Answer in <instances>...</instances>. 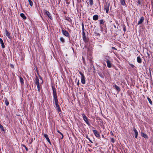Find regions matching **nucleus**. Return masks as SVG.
I'll list each match as a JSON object with an SVG mask.
<instances>
[{"instance_id": "1", "label": "nucleus", "mask_w": 153, "mask_h": 153, "mask_svg": "<svg viewBox=\"0 0 153 153\" xmlns=\"http://www.w3.org/2000/svg\"><path fill=\"white\" fill-rule=\"evenodd\" d=\"M52 89L53 91V99L55 102V108L59 107V105L58 104V100L57 99V94L56 93V90L55 87L53 86H52Z\"/></svg>"}, {"instance_id": "2", "label": "nucleus", "mask_w": 153, "mask_h": 153, "mask_svg": "<svg viewBox=\"0 0 153 153\" xmlns=\"http://www.w3.org/2000/svg\"><path fill=\"white\" fill-rule=\"evenodd\" d=\"M79 73L81 76V82L82 84H84L85 83V76L81 71H79Z\"/></svg>"}, {"instance_id": "3", "label": "nucleus", "mask_w": 153, "mask_h": 153, "mask_svg": "<svg viewBox=\"0 0 153 153\" xmlns=\"http://www.w3.org/2000/svg\"><path fill=\"white\" fill-rule=\"evenodd\" d=\"M83 119L84 120L85 122L88 125H90V124L89 123L88 119L84 114L83 113L82 114Z\"/></svg>"}, {"instance_id": "4", "label": "nucleus", "mask_w": 153, "mask_h": 153, "mask_svg": "<svg viewBox=\"0 0 153 153\" xmlns=\"http://www.w3.org/2000/svg\"><path fill=\"white\" fill-rule=\"evenodd\" d=\"M110 5V3L107 2L105 3V4L104 6V9L105 10L106 12L107 13H108Z\"/></svg>"}, {"instance_id": "5", "label": "nucleus", "mask_w": 153, "mask_h": 153, "mask_svg": "<svg viewBox=\"0 0 153 153\" xmlns=\"http://www.w3.org/2000/svg\"><path fill=\"white\" fill-rule=\"evenodd\" d=\"M43 13L45 15H46L51 19H52L51 15L49 11L46 10H44L43 11Z\"/></svg>"}, {"instance_id": "6", "label": "nucleus", "mask_w": 153, "mask_h": 153, "mask_svg": "<svg viewBox=\"0 0 153 153\" xmlns=\"http://www.w3.org/2000/svg\"><path fill=\"white\" fill-rule=\"evenodd\" d=\"M104 60L106 61H108L111 60V57L108 56L107 54H105L103 56Z\"/></svg>"}, {"instance_id": "7", "label": "nucleus", "mask_w": 153, "mask_h": 153, "mask_svg": "<svg viewBox=\"0 0 153 153\" xmlns=\"http://www.w3.org/2000/svg\"><path fill=\"white\" fill-rule=\"evenodd\" d=\"M62 33L63 35L67 37L69 36V33L68 32L66 31L65 30L62 29Z\"/></svg>"}, {"instance_id": "8", "label": "nucleus", "mask_w": 153, "mask_h": 153, "mask_svg": "<svg viewBox=\"0 0 153 153\" xmlns=\"http://www.w3.org/2000/svg\"><path fill=\"white\" fill-rule=\"evenodd\" d=\"M92 131L94 134L97 137H100V134L98 132V131L97 130L93 129L92 130Z\"/></svg>"}, {"instance_id": "9", "label": "nucleus", "mask_w": 153, "mask_h": 153, "mask_svg": "<svg viewBox=\"0 0 153 153\" xmlns=\"http://www.w3.org/2000/svg\"><path fill=\"white\" fill-rule=\"evenodd\" d=\"M107 66L108 68H111L112 66V64L111 63V60L106 61Z\"/></svg>"}, {"instance_id": "10", "label": "nucleus", "mask_w": 153, "mask_h": 153, "mask_svg": "<svg viewBox=\"0 0 153 153\" xmlns=\"http://www.w3.org/2000/svg\"><path fill=\"white\" fill-rule=\"evenodd\" d=\"M46 138L48 142L50 143L51 144L50 140L48 137V135L46 134H45L43 135Z\"/></svg>"}, {"instance_id": "11", "label": "nucleus", "mask_w": 153, "mask_h": 153, "mask_svg": "<svg viewBox=\"0 0 153 153\" xmlns=\"http://www.w3.org/2000/svg\"><path fill=\"white\" fill-rule=\"evenodd\" d=\"M144 17L143 16L141 17V18L140 19V21L138 22L137 24L138 25H140V24H142L143 23V21H144Z\"/></svg>"}, {"instance_id": "12", "label": "nucleus", "mask_w": 153, "mask_h": 153, "mask_svg": "<svg viewBox=\"0 0 153 153\" xmlns=\"http://www.w3.org/2000/svg\"><path fill=\"white\" fill-rule=\"evenodd\" d=\"M0 43L1 44L2 48H5V45L4 44L3 41L2 39L0 38Z\"/></svg>"}, {"instance_id": "13", "label": "nucleus", "mask_w": 153, "mask_h": 153, "mask_svg": "<svg viewBox=\"0 0 153 153\" xmlns=\"http://www.w3.org/2000/svg\"><path fill=\"white\" fill-rule=\"evenodd\" d=\"M141 135L145 139H148V137L147 135L145 134L143 132L141 133Z\"/></svg>"}, {"instance_id": "14", "label": "nucleus", "mask_w": 153, "mask_h": 153, "mask_svg": "<svg viewBox=\"0 0 153 153\" xmlns=\"http://www.w3.org/2000/svg\"><path fill=\"white\" fill-rule=\"evenodd\" d=\"M99 16L97 15H95L93 16V19L94 20H97L98 19Z\"/></svg>"}, {"instance_id": "15", "label": "nucleus", "mask_w": 153, "mask_h": 153, "mask_svg": "<svg viewBox=\"0 0 153 153\" xmlns=\"http://www.w3.org/2000/svg\"><path fill=\"white\" fill-rule=\"evenodd\" d=\"M134 131V132L135 134V138H137V137L138 136V132L136 129L134 128L133 129Z\"/></svg>"}, {"instance_id": "16", "label": "nucleus", "mask_w": 153, "mask_h": 153, "mask_svg": "<svg viewBox=\"0 0 153 153\" xmlns=\"http://www.w3.org/2000/svg\"><path fill=\"white\" fill-rule=\"evenodd\" d=\"M35 84L36 85H39V80L38 78L36 77L35 79Z\"/></svg>"}, {"instance_id": "17", "label": "nucleus", "mask_w": 153, "mask_h": 153, "mask_svg": "<svg viewBox=\"0 0 153 153\" xmlns=\"http://www.w3.org/2000/svg\"><path fill=\"white\" fill-rule=\"evenodd\" d=\"M114 87L118 91H120V88L119 87L117 86L116 85H115Z\"/></svg>"}, {"instance_id": "18", "label": "nucleus", "mask_w": 153, "mask_h": 153, "mask_svg": "<svg viewBox=\"0 0 153 153\" xmlns=\"http://www.w3.org/2000/svg\"><path fill=\"white\" fill-rule=\"evenodd\" d=\"M5 34L6 36H7L8 38H10V33L7 30H5Z\"/></svg>"}, {"instance_id": "19", "label": "nucleus", "mask_w": 153, "mask_h": 153, "mask_svg": "<svg viewBox=\"0 0 153 153\" xmlns=\"http://www.w3.org/2000/svg\"><path fill=\"white\" fill-rule=\"evenodd\" d=\"M137 61L138 63H141L142 62V59L140 56L137 57Z\"/></svg>"}, {"instance_id": "20", "label": "nucleus", "mask_w": 153, "mask_h": 153, "mask_svg": "<svg viewBox=\"0 0 153 153\" xmlns=\"http://www.w3.org/2000/svg\"><path fill=\"white\" fill-rule=\"evenodd\" d=\"M19 79H20V82L21 83V84L22 85H23L24 84V81L23 79L21 77H19Z\"/></svg>"}, {"instance_id": "21", "label": "nucleus", "mask_w": 153, "mask_h": 153, "mask_svg": "<svg viewBox=\"0 0 153 153\" xmlns=\"http://www.w3.org/2000/svg\"><path fill=\"white\" fill-rule=\"evenodd\" d=\"M120 4L121 5L123 6L126 5V3L125 0H120Z\"/></svg>"}, {"instance_id": "22", "label": "nucleus", "mask_w": 153, "mask_h": 153, "mask_svg": "<svg viewBox=\"0 0 153 153\" xmlns=\"http://www.w3.org/2000/svg\"><path fill=\"white\" fill-rule=\"evenodd\" d=\"M20 16L24 19H25L27 18L26 16H25V14L24 13H21L20 14Z\"/></svg>"}, {"instance_id": "23", "label": "nucleus", "mask_w": 153, "mask_h": 153, "mask_svg": "<svg viewBox=\"0 0 153 153\" xmlns=\"http://www.w3.org/2000/svg\"><path fill=\"white\" fill-rule=\"evenodd\" d=\"M4 102L5 105L7 106L9 104V102L7 99H6Z\"/></svg>"}, {"instance_id": "24", "label": "nucleus", "mask_w": 153, "mask_h": 153, "mask_svg": "<svg viewBox=\"0 0 153 153\" xmlns=\"http://www.w3.org/2000/svg\"><path fill=\"white\" fill-rule=\"evenodd\" d=\"M90 5L91 6L93 4V0H89Z\"/></svg>"}, {"instance_id": "25", "label": "nucleus", "mask_w": 153, "mask_h": 153, "mask_svg": "<svg viewBox=\"0 0 153 153\" xmlns=\"http://www.w3.org/2000/svg\"><path fill=\"white\" fill-rule=\"evenodd\" d=\"M60 41L62 42V43H64L65 42V40L64 38L62 37H61L60 38Z\"/></svg>"}, {"instance_id": "26", "label": "nucleus", "mask_w": 153, "mask_h": 153, "mask_svg": "<svg viewBox=\"0 0 153 153\" xmlns=\"http://www.w3.org/2000/svg\"><path fill=\"white\" fill-rule=\"evenodd\" d=\"M28 1L29 2L30 5L32 7L33 5V2L31 0H28Z\"/></svg>"}, {"instance_id": "27", "label": "nucleus", "mask_w": 153, "mask_h": 153, "mask_svg": "<svg viewBox=\"0 0 153 153\" xmlns=\"http://www.w3.org/2000/svg\"><path fill=\"white\" fill-rule=\"evenodd\" d=\"M147 99H148L149 102L150 104L151 105H152V102L151 101V100L149 97H148L147 98Z\"/></svg>"}, {"instance_id": "28", "label": "nucleus", "mask_w": 153, "mask_h": 153, "mask_svg": "<svg viewBox=\"0 0 153 153\" xmlns=\"http://www.w3.org/2000/svg\"><path fill=\"white\" fill-rule=\"evenodd\" d=\"M56 109L57 110V111L58 112V113H59L60 112H61V110L59 107H58V108H56Z\"/></svg>"}, {"instance_id": "29", "label": "nucleus", "mask_w": 153, "mask_h": 153, "mask_svg": "<svg viewBox=\"0 0 153 153\" xmlns=\"http://www.w3.org/2000/svg\"><path fill=\"white\" fill-rule=\"evenodd\" d=\"M123 30L124 32H125L126 31V26L125 25H123Z\"/></svg>"}, {"instance_id": "30", "label": "nucleus", "mask_w": 153, "mask_h": 153, "mask_svg": "<svg viewBox=\"0 0 153 153\" xmlns=\"http://www.w3.org/2000/svg\"><path fill=\"white\" fill-rule=\"evenodd\" d=\"M83 39L84 42H87V41L86 40V36H83L82 37Z\"/></svg>"}, {"instance_id": "31", "label": "nucleus", "mask_w": 153, "mask_h": 153, "mask_svg": "<svg viewBox=\"0 0 153 153\" xmlns=\"http://www.w3.org/2000/svg\"><path fill=\"white\" fill-rule=\"evenodd\" d=\"M94 34L96 36H100V34L99 33H97V32H94Z\"/></svg>"}, {"instance_id": "32", "label": "nucleus", "mask_w": 153, "mask_h": 153, "mask_svg": "<svg viewBox=\"0 0 153 153\" xmlns=\"http://www.w3.org/2000/svg\"><path fill=\"white\" fill-rule=\"evenodd\" d=\"M104 23V21L103 19H101L100 21V24H103Z\"/></svg>"}, {"instance_id": "33", "label": "nucleus", "mask_w": 153, "mask_h": 153, "mask_svg": "<svg viewBox=\"0 0 153 153\" xmlns=\"http://www.w3.org/2000/svg\"><path fill=\"white\" fill-rule=\"evenodd\" d=\"M66 19L70 22H72L71 19L69 17H68L67 18H66Z\"/></svg>"}, {"instance_id": "34", "label": "nucleus", "mask_w": 153, "mask_h": 153, "mask_svg": "<svg viewBox=\"0 0 153 153\" xmlns=\"http://www.w3.org/2000/svg\"><path fill=\"white\" fill-rule=\"evenodd\" d=\"M38 91H39V92L40 91V88L39 86V85H37Z\"/></svg>"}, {"instance_id": "35", "label": "nucleus", "mask_w": 153, "mask_h": 153, "mask_svg": "<svg viewBox=\"0 0 153 153\" xmlns=\"http://www.w3.org/2000/svg\"><path fill=\"white\" fill-rule=\"evenodd\" d=\"M0 128L1 130H2L3 131H4V128L2 126H1V124H0Z\"/></svg>"}, {"instance_id": "36", "label": "nucleus", "mask_w": 153, "mask_h": 153, "mask_svg": "<svg viewBox=\"0 0 153 153\" xmlns=\"http://www.w3.org/2000/svg\"><path fill=\"white\" fill-rule=\"evenodd\" d=\"M58 132L62 135V137L61 138V139H62L63 137V135L59 131H58Z\"/></svg>"}, {"instance_id": "37", "label": "nucleus", "mask_w": 153, "mask_h": 153, "mask_svg": "<svg viewBox=\"0 0 153 153\" xmlns=\"http://www.w3.org/2000/svg\"><path fill=\"white\" fill-rule=\"evenodd\" d=\"M23 147H24V148H25V149L26 150V151H28V148L27 147L25 146V145H23Z\"/></svg>"}, {"instance_id": "38", "label": "nucleus", "mask_w": 153, "mask_h": 153, "mask_svg": "<svg viewBox=\"0 0 153 153\" xmlns=\"http://www.w3.org/2000/svg\"><path fill=\"white\" fill-rule=\"evenodd\" d=\"M130 65L133 68H135V66L133 64H130Z\"/></svg>"}, {"instance_id": "39", "label": "nucleus", "mask_w": 153, "mask_h": 153, "mask_svg": "<svg viewBox=\"0 0 153 153\" xmlns=\"http://www.w3.org/2000/svg\"><path fill=\"white\" fill-rule=\"evenodd\" d=\"M111 141L112 143H114V138H111Z\"/></svg>"}, {"instance_id": "40", "label": "nucleus", "mask_w": 153, "mask_h": 153, "mask_svg": "<svg viewBox=\"0 0 153 153\" xmlns=\"http://www.w3.org/2000/svg\"><path fill=\"white\" fill-rule=\"evenodd\" d=\"M115 23H116V24H117V25H119V24L118 23V21L117 20H115Z\"/></svg>"}, {"instance_id": "41", "label": "nucleus", "mask_w": 153, "mask_h": 153, "mask_svg": "<svg viewBox=\"0 0 153 153\" xmlns=\"http://www.w3.org/2000/svg\"><path fill=\"white\" fill-rule=\"evenodd\" d=\"M82 37L83 36H85V33L84 31H82Z\"/></svg>"}, {"instance_id": "42", "label": "nucleus", "mask_w": 153, "mask_h": 153, "mask_svg": "<svg viewBox=\"0 0 153 153\" xmlns=\"http://www.w3.org/2000/svg\"><path fill=\"white\" fill-rule=\"evenodd\" d=\"M137 3L139 5H140L141 4L140 1V0H138L137 1Z\"/></svg>"}, {"instance_id": "43", "label": "nucleus", "mask_w": 153, "mask_h": 153, "mask_svg": "<svg viewBox=\"0 0 153 153\" xmlns=\"http://www.w3.org/2000/svg\"><path fill=\"white\" fill-rule=\"evenodd\" d=\"M111 48L112 49L115 50H117V49H116L115 47H112Z\"/></svg>"}, {"instance_id": "44", "label": "nucleus", "mask_w": 153, "mask_h": 153, "mask_svg": "<svg viewBox=\"0 0 153 153\" xmlns=\"http://www.w3.org/2000/svg\"><path fill=\"white\" fill-rule=\"evenodd\" d=\"M82 31H84L85 28L84 27H82Z\"/></svg>"}, {"instance_id": "45", "label": "nucleus", "mask_w": 153, "mask_h": 153, "mask_svg": "<svg viewBox=\"0 0 153 153\" xmlns=\"http://www.w3.org/2000/svg\"><path fill=\"white\" fill-rule=\"evenodd\" d=\"M89 141L91 142V143H93V142L90 139V138H89V139H88Z\"/></svg>"}, {"instance_id": "46", "label": "nucleus", "mask_w": 153, "mask_h": 153, "mask_svg": "<svg viewBox=\"0 0 153 153\" xmlns=\"http://www.w3.org/2000/svg\"><path fill=\"white\" fill-rule=\"evenodd\" d=\"M82 27H84V24L83 23H82Z\"/></svg>"}, {"instance_id": "47", "label": "nucleus", "mask_w": 153, "mask_h": 153, "mask_svg": "<svg viewBox=\"0 0 153 153\" xmlns=\"http://www.w3.org/2000/svg\"><path fill=\"white\" fill-rule=\"evenodd\" d=\"M86 137L88 139H89V137H88L87 136H86Z\"/></svg>"}, {"instance_id": "48", "label": "nucleus", "mask_w": 153, "mask_h": 153, "mask_svg": "<svg viewBox=\"0 0 153 153\" xmlns=\"http://www.w3.org/2000/svg\"><path fill=\"white\" fill-rule=\"evenodd\" d=\"M79 80L78 82H77V85H79Z\"/></svg>"}, {"instance_id": "49", "label": "nucleus", "mask_w": 153, "mask_h": 153, "mask_svg": "<svg viewBox=\"0 0 153 153\" xmlns=\"http://www.w3.org/2000/svg\"><path fill=\"white\" fill-rule=\"evenodd\" d=\"M114 28H116V27H116V25H114Z\"/></svg>"}, {"instance_id": "50", "label": "nucleus", "mask_w": 153, "mask_h": 153, "mask_svg": "<svg viewBox=\"0 0 153 153\" xmlns=\"http://www.w3.org/2000/svg\"><path fill=\"white\" fill-rule=\"evenodd\" d=\"M11 66L12 67H13V65L11 64Z\"/></svg>"}, {"instance_id": "51", "label": "nucleus", "mask_w": 153, "mask_h": 153, "mask_svg": "<svg viewBox=\"0 0 153 153\" xmlns=\"http://www.w3.org/2000/svg\"><path fill=\"white\" fill-rule=\"evenodd\" d=\"M87 4H88V5L87 6H88V5H89V4H88V3H87Z\"/></svg>"}, {"instance_id": "52", "label": "nucleus", "mask_w": 153, "mask_h": 153, "mask_svg": "<svg viewBox=\"0 0 153 153\" xmlns=\"http://www.w3.org/2000/svg\"><path fill=\"white\" fill-rule=\"evenodd\" d=\"M40 79H42V78L41 77H40Z\"/></svg>"}, {"instance_id": "53", "label": "nucleus", "mask_w": 153, "mask_h": 153, "mask_svg": "<svg viewBox=\"0 0 153 153\" xmlns=\"http://www.w3.org/2000/svg\"><path fill=\"white\" fill-rule=\"evenodd\" d=\"M93 129H94V127H93Z\"/></svg>"}]
</instances>
